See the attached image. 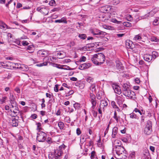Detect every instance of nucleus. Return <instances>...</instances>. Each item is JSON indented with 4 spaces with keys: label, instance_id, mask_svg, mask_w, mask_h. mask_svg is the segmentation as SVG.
I'll use <instances>...</instances> for the list:
<instances>
[{
    "label": "nucleus",
    "instance_id": "9d476101",
    "mask_svg": "<svg viewBox=\"0 0 159 159\" xmlns=\"http://www.w3.org/2000/svg\"><path fill=\"white\" fill-rule=\"evenodd\" d=\"M90 101L92 106L91 107L93 110L95 108V107L97 104V102L96 100L95 96L93 93H90Z\"/></svg>",
    "mask_w": 159,
    "mask_h": 159
},
{
    "label": "nucleus",
    "instance_id": "49530a36",
    "mask_svg": "<svg viewBox=\"0 0 159 159\" xmlns=\"http://www.w3.org/2000/svg\"><path fill=\"white\" fill-rule=\"evenodd\" d=\"M64 66L63 67V69H62L66 70H71L74 69L73 68H70L69 66H66V65H63Z\"/></svg>",
    "mask_w": 159,
    "mask_h": 159
},
{
    "label": "nucleus",
    "instance_id": "f3484780",
    "mask_svg": "<svg viewBox=\"0 0 159 159\" xmlns=\"http://www.w3.org/2000/svg\"><path fill=\"white\" fill-rule=\"evenodd\" d=\"M108 105V102L107 100H102L101 101V103L100 105V107H102V110L104 111L107 106Z\"/></svg>",
    "mask_w": 159,
    "mask_h": 159
},
{
    "label": "nucleus",
    "instance_id": "393cba45",
    "mask_svg": "<svg viewBox=\"0 0 159 159\" xmlns=\"http://www.w3.org/2000/svg\"><path fill=\"white\" fill-rule=\"evenodd\" d=\"M89 89L93 93H95L96 91V84L93 83L90 86Z\"/></svg>",
    "mask_w": 159,
    "mask_h": 159
},
{
    "label": "nucleus",
    "instance_id": "e2e57ef3",
    "mask_svg": "<svg viewBox=\"0 0 159 159\" xmlns=\"http://www.w3.org/2000/svg\"><path fill=\"white\" fill-rule=\"evenodd\" d=\"M92 112H93V116L94 117H96L97 115V111H94V110H93L92 111Z\"/></svg>",
    "mask_w": 159,
    "mask_h": 159
},
{
    "label": "nucleus",
    "instance_id": "7c9ffc66",
    "mask_svg": "<svg viewBox=\"0 0 159 159\" xmlns=\"http://www.w3.org/2000/svg\"><path fill=\"white\" fill-rule=\"evenodd\" d=\"M116 66L118 69H122L123 67L122 64L118 61H116Z\"/></svg>",
    "mask_w": 159,
    "mask_h": 159
},
{
    "label": "nucleus",
    "instance_id": "b1692460",
    "mask_svg": "<svg viewBox=\"0 0 159 159\" xmlns=\"http://www.w3.org/2000/svg\"><path fill=\"white\" fill-rule=\"evenodd\" d=\"M55 23H67V21L66 20V19L65 17H62L61 19L56 20L55 21Z\"/></svg>",
    "mask_w": 159,
    "mask_h": 159
},
{
    "label": "nucleus",
    "instance_id": "6e6552de",
    "mask_svg": "<svg viewBox=\"0 0 159 159\" xmlns=\"http://www.w3.org/2000/svg\"><path fill=\"white\" fill-rule=\"evenodd\" d=\"M155 53L157 54V53L155 52H152V55H151L148 54H146L143 56V59L146 61L150 62L152 59L153 57V55H155V58H156L157 55L155 54Z\"/></svg>",
    "mask_w": 159,
    "mask_h": 159
},
{
    "label": "nucleus",
    "instance_id": "338daca9",
    "mask_svg": "<svg viewBox=\"0 0 159 159\" xmlns=\"http://www.w3.org/2000/svg\"><path fill=\"white\" fill-rule=\"evenodd\" d=\"M102 107H100V106H99V107L98 108V111L99 113L101 114H102Z\"/></svg>",
    "mask_w": 159,
    "mask_h": 159
},
{
    "label": "nucleus",
    "instance_id": "c756f323",
    "mask_svg": "<svg viewBox=\"0 0 159 159\" xmlns=\"http://www.w3.org/2000/svg\"><path fill=\"white\" fill-rule=\"evenodd\" d=\"M111 105L113 108L116 109V110L117 111H120V110L119 107L116 105V102H115L114 101L111 102Z\"/></svg>",
    "mask_w": 159,
    "mask_h": 159
},
{
    "label": "nucleus",
    "instance_id": "8fccbe9b",
    "mask_svg": "<svg viewBox=\"0 0 159 159\" xmlns=\"http://www.w3.org/2000/svg\"><path fill=\"white\" fill-rule=\"evenodd\" d=\"M135 152H132L130 154L129 157L131 158L132 159H134L135 158Z\"/></svg>",
    "mask_w": 159,
    "mask_h": 159
},
{
    "label": "nucleus",
    "instance_id": "4468645a",
    "mask_svg": "<svg viewBox=\"0 0 159 159\" xmlns=\"http://www.w3.org/2000/svg\"><path fill=\"white\" fill-rule=\"evenodd\" d=\"M115 151L116 154L118 155L121 153V152L126 151V150L123 146H118L115 148Z\"/></svg>",
    "mask_w": 159,
    "mask_h": 159
},
{
    "label": "nucleus",
    "instance_id": "412c9836",
    "mask_svg": "<svg viewBox=\"0 0 159 159\" xmlns=\"http://www.w3.org/2000/svg\"><path fill=\"white\" fill-rule=\"evenodd\" d=\"M117 103L120 105L122 104L125 101L124 98L122 95L118 96L117 97Z\"/></svg>",
    "mask_w": 159,
    "mask_h": 159
},
{
    "label": "nucleus",
    "instance_id": "2f4dec72",
    "mask_svg": "<svg viewBox=\"0 0 159 159\" xmlns=\"http://www.w3.org/2000/svg\"><path fill=\"white\" fill-rule=\"evenodd\" d=\"M58 125L60 129H63L64 127V124L62 121H60L58 123Z\"/></svg>",
    "mask_w": 159,
    "mask_h": 159
},
{
    "label": "nucleus",
    "instance_id": "a211bd4d",
    "mask_svg": "<svg viewBox=\"0 0 159 159\" xmlns=\"http://www.w3.org/2000/svg\"><path fill=\"white\" fill-rule=\"evenodd\" d=\"M125 46L126 48L132 49L134 47L133 42L129 40H127L125 42Z\"/></svg>",
    "mask_w": 159,
    "mask_h": 159
},
{
    "label": "nucleus",
    "instance_id": "13d9d810",
    "mask_svg": "<svg viewBox=\"0 0 159 159\" xmlns=\"http://www.w3.org/2000/svg\"><path fill=\"white\" fill-rule=\"evenodd\" d=\"M76 132L77 134L78 135H80L81 134V131L80 130V129L79 128H77V129H76Z\"/></svg>",
    "mask_w": 159,
    "mask_h": 159
},
{
    "label": "nucleus",
    "instance_id": "5fc2aeb1",
    "mask_svg": "<svg viewBox=\"0 0 159 159\" xmlns=\"http://www.w3.org/2000/svg\"><path fill=\"white\" fill-rule=\"evenodd\" d=\"M102 93L100 92L98 93L97 94V98L98 99H100L102 98Z\"/></svg>",
    "mask_w": 159,
    "mask_h": 159
},
{
    "label": "nucleus",
    "instance_id": "ea45409f",
    "mask_svg": "<svg viewBox=\"0 0 159 159\" xmlns=\"http://www.w3.org/2000/svg\"><path fill=\"white\" fill-rule=\"evenodd\" d=\"M73 106L76 109H79V108L80 107V103L76 102L73 104Z\"/></svg>",
    "mask_w": 159,
    "mask_h": 159
},
{
    "label": "nucleus",
    "instance_id": "72a5a7b5",
    "mask_svg": "<svg viewBox=\"0 0 159 159\" xmlns=\"http://www.w3.org/2000/svg\"><path fill=\"white\" fill-rule=\"evenodd\" d=\"M11 123L13 126H16L18 125V120L13 119L12 120Z\"/></svg>",
    "mask_w": 159,
    "mask_h": 159
},
{
    "label": "nucleus",
    "instance_id": "052dcab7",
    "mask_svg": "<svg viewBox=\"0 0 159 159\" xmlns=\"http://www.w3.org/2000/svg\"><path fill=\"white\" fill-rule=\"evenodd\" d=\"M37 129L38 130H40L41 129L40 126H41V124L39 122L37 124Z\"/></svg>",
    "mask_w": 159,
    "mask_h": 159
},
{
    "label": "nucleus",
    "instance_id": "3c124183",
    "mask_svg": "<svg viewBox=\"0 0 159 159\" xmlns=\"http://www.w3.org/2000/svg\"><path fill=\"white\" fill-rule=\"evenodd\" d=\"M126 18L127 20L129 21H131L133 20V17L130 15H127Z\"/></svg>",
    "mask_w": 159,
    "mask_h": 159
},
{
    "label": "nucleus",
    "instance_id": "c03bdc74",
    "mask_svg": "<svg viewBox=\"0 0 159 159\" xmlns=\"http://www.w3.org/2000/svg\"><path fill=\"white\" fill-rule=\"evenodd\" d=\"M30 41L28 42L27 41L23 40L22 42V45L24 46L28 45L30 44Z\"/></svg>",
    "mask_w": 159,
    "mask_h": 159
},
{
    "label": "nucleus",
    "instance_id": "473e14b6",
    "mask_svg": "<svg viewBox=\"0 0 159 159\" xmlns=\"http://www.w3.org/2000/svg\"><path fill=\"white\" fill-rule=\"evenodd\" d=\"M34 46L33 45H30L27 47L26 48V49L31 51V52H29V53H32L34 51L33 49Z\"/></svg>",
    "mask_w": 159,
    "mask_h": 159
},
{
    "label": "nucleus",
    "instance_id": "37998d69",
    "mask_svg": "<svg viewBox=\"0 0 159 159\" xmlns=\"http://www.w3.org/2000/svg\"><path fill=\"white\" fill-rule=\"evenodd\" d=\"M130 117L131 118L133 119H136L137 118V116L135 114L134 112L130 113L129 115Z\"/></svg>",
    "mask_w": 159,
    "mask_h": 159
},
{
    "label": "nucleus",
    "instance_id": "1a4fd4ad",
    "mask_svg": "<svg viewBox=\"0 0 159 159\" xmlns=\"http://www.w3.org/2000/svg\"><path fill=\"white\" fill-rule=\"evenodd\" d=\"M112 87L115 93L120 95L121 93L120 87L116 83H113L112 84Z\"/></svg>",
    "mask_w": 159,
    "mask_h": 159
},
{
    "label": "nucleus",
    "instance_id": "a19ab883",
    "mask_svg": "<svg viewBox=\"0 0 159 159\" xmlns=\"http://www.w3.org/2000/svg\"><path fill=\"white\" fill-rule=\"evenodd\" d=\"M53 66L58 69H63V67L64 66L63 65H61L58 64H54Z\"/></svg>",
    "mask_w": 159,
    "mask_h": 159
},
{
    "label": "nucleus",
    "instance_id": "603ef678",
    "mask_svg": "<svg viewBox=\"0 0 159 159\" xmlns=\"http://www.w3.org/2000/svg\"><path fill=\"white\" fill-rule=\"evenodd\" d=\"M111 21L115 23H116L117 24H120L121 22L120 21H117L116 19H112L111 20Z\"/></svg>",
    "mask_w": 159,
    "mask_h": 159
},
{
    "label": "nucleus",
    "instance_id": "ddd939ff",
    "mask_svg": "<svg viewBox=\"0 0 159 159\" xmlns=\"http://www.w3.org/2000/svg\"><path fill=\"white\" fill-rule=\"evenodd\" d=\"M111 14H103L101 16L100 18L102 21H106L110 19H111Z\"/></svg>",
    "mask_w": 159,
    "mask_h": 159
},
{
    "label": "nucleus",
    "instance_id": "aec40b11",
    "mask_svg": "<svg viewBox=\"0 0 159 159\" xmlns=\"http://www.w3.org/2000/svg\"><path fill=\"white\" fill-rule=\"evenodd\" d=\"M127 155L126 151H124L121 152V153L117 155L118 158V159H125L127 157Z\"/></svg>",
    "mask_w": 159,
    "mask_h": 159
},
{
    "label": "nucleus",
    "instance_id": "6ab92c4d",
    "mask_svg": "<svg viewBox=\"0 0 159 159\" xmlns=\"http://www.w3.org/2000/svg\"><path fill=\"white\" fill-rule=\"evenodd\" d=\"M111 8V6L106 5L102 7L100 11L103 13H105L106 11H109Z\"/></svg>",
    "mask_w": 159,
    "mask_h": 159
},
{
    "label": "nucleus",
    "instance_id": "cd10ccee",
    "mask_svg": "<svg viewBox=\"0 0 159 159\" xmlns=\"http://www.w3.org/2000/svg\"><path fill=\"white\" fill-rule=\"evenodd\" d=\"M123 89L122 90V92L123 93L124 91H127L129 90V87H128V85L125 84H124L123 85Z\"/></svg>",
    "mask_w": 159,
    "mask_h": 159
},
{
    "label": "nucleus",
    "instance_id": "79ce46f5",
    "mask_svg": "<svg viewBox=\"0 0 159 159\" xmlns=\"http://www.w3.org/2000/svg\"><path fill=\"white\" fill-rule=\"evenodd\" d=\"M48 65V62H47L39 64L36 65V66L39 67H41L43 66H46Z\"/></svg>",
    "mask_w": 159,
    "mask_h": 159
},
{
    "label": "nucleus",
    "instance_id": "dca6fc26",
    "mask_svg": "<svg viewBox=\"0 0 159 159\" xmlns=\"http://www.w3.org/2000/svg\"><path fill=\"white\" fill-rule=\"evenodd\" d=\"M10 69H12L13 68H21V65L20 64L17 63H12L10 61Z\"/></svg>",
    "mask_w": 159,
    "mask_h": 159
},
{
    "label": "nucleus",
    "instance_id": "680f3d73",
    "mask_svg": "<svg viewBox=\"0 0 159 159\" xmlns=\"http://www.w3.org/2000/svg\"><path fill=\"white\" fill-rule=\"evenodd\" d=\"M103 28L107 29L110 30L112 28V27L106 25H103Z\"/></svg>",
    "mask_w": 159,
    "mask_h": 159
},
{
    "label": "nucleus",
    "instance_id": "9b49d317",
    "mask_svg": "<svg viewBox=\"0 0 159 159\" xmlns=\"http://www.w3.org/2000/svg\"><path fill=\"white\" fill-rule=\"evenodd\" d=\"M127 91H124L123 93L125 96L130 99H132L133 96L135 95V93L130 89Z\"/></svg>",
    "mask_w": 159,
    "mask_h": 159
},
{
    "label": "nucleus",
    "instance_id": "bf43d9fd",
    "mask_svg": "<svg viewBox=\"0 0 159 159\" xmlns=\"http://www.w3.org/2000/svg\"><path fill=\"white\" fill-rule=\"evenodd\" d=\"M58 84H56L54 87V90L55 92H58Z\"/></svg>",
    "mask_w": 159,
    "mask_h": 159
},
{
    "label": "nucleus",
    "instance_id": "c9c22d12",
    "mask_svg": "<svg viewBox=\"0 0 159 159\" xmlns=\"http://www.w3.org/2000/svg\"><path fill=\"white\" fill-rule=\"evenodd\" d=\"M113 117L116 120V122H118L119 121V119L120 118V117L119 116H117V113L116 111H114Z\"/></svg>",
    "mask_w": 159,
    "mask_h": 159
},
{
    "label": "nucleus",
    "instance_id": "423d86ee",
    "mask_svg": "<svg viewBox=\"0 0 159 159\" xmlns=\"http://www.w3.org/2000/svg\"><path fill=\"white\" fill-rule=\"evenodd\" d=\"M46 137V133L43 131L40 132L37 134V139L39 142H43L45 140Z\"/></svg>",
    "mask_w": 159,
    "mask_h": 159
},
{
    "label": "nucleus",
    "instance_id": "f257e3e1",
    "mask_svg": "<svg viewBox=\"0 0 159 159\" xmlns=\"http://www.w3.org/2000/svg\"><path fill=\"white\" fill-rule=\"evenodd\" d=\"M105 59L104 55L102 53H98L93 56L91 60L93 63L97 65L103 63Z\"/></svg>",
    "mask_w": 159,
    "mask_h": 159
},
{
    "label": "nucleus",
    "instance_id": "4d7b16f0",
    "mask_svg": "<svg viewBox=\"0 0 159 159\" xmlns=\"http://www.w3.org/2000/svg\"><path fill=\"white\" fill-rule=\"evenodd\" d=\"M86 57L84 56H82L80 59V61H86Z\"/></svg>",
    "mask_w": 159,
    "mask_h": 159
},
{
    "label": "nucleus",
    "instance_id": "6e6d98bb",
    "mask_svg": "<svg viewBox=\"0 0 159 159\" xmlns=\"http://www.w3.org/2000/svg\"><path fill=\"white\" fill-rule=\"evenodd\" d=\"M117 130H118V128L117 127H114L113 129H112V133H117Z\"/></svg>",
    "mask_w": 159,
    "mask_h": 159
},
{
    "label": "nucleus",
    "instance_id": "20e7f679",
    "mask_svg": "<svg viewBox=\"0 0 159 159\" xmlns=\"http://www.w3.org/2000/svg\"><path fill=\"white\" fill-rule=\"evenodd\" d=\"M152 122L150 120L147 121L145 126L144 128V133L146 135L150 134L152 131Z\"/></svg>",
    "mask_w": 159,
    "mask_h": 159
},
{
    "label": "nucleus",
    "instance_id": "bb28decb",
    "mask_svg": "<svg viewBox=\"0 0 159 159\" xmlns=\"http://www.w3.org/2000/svg\"><path fill=\"white\" fill-rule=\"evenodd\" d=\"M121 142L118 140H116L114 141L113 143V146L115 147V148L116 147L118 146H120Z\"/></svg>",
    "mask_w": 159,
    "mask_h": 159
},
{
    "label": "nucleus",
    "instance_id": "58836bf2",
    "mask_svg": "<svg viewBox=\"0 0 159 159\" xmlns=\"http://www.w3.org/2000/svg\"><path fill=\"white\" fill-rule=\"evenodd\" d=\"M123 25L127 27H131L132 26L131 24L129 22H125L123 23Z\"/></svg>",
    "mask_w": 159,
    "mask_h": 159
},
{
    "label": "nucleus",
    "instance_id": "a878e982",
    "mask_svg": "<svg viewBox=\"0 0 159 159\" xmlns=\"http://www.w3.org/2000/svg\"><path fill=\"white\" fill-rule=\"evenodd\" d=\"M85 80L89 83L91 84L94 81V78L90 76H87L85 77Z\"/></svg>",
    "mask_w": 159,
    "mask_h": 159
},
{
    "label": "nucleus",
    "instance_id": "c85d7f7f",
    "mask_svg": "<svg viewBox=\"0 0 159 159\" xmlns=\"http://www.w3.org/2000/svg\"><path fill=\"white\" fill-rule=\"evenodd\" d=\"M7 99V98L6 96H2L0 98V102L1 104L4 103L6 102V100Z\"/></svg>",
    "mask_w": 159,
    "mask_h": 159
},
{
    "label": "nucleus",
    "instance_id": "f03ea898",
    "mask_svg": "<svg viewBox=\"0 0 159 159\" xmlns=\"http://www.w3.org/2000/svg\"><path fill=\"white\" fill-rule=\"evenodd\" d=\"M64 148L63 146H60L58 149L54 151V152L49 155V159H57L63 154L62 149H64Z\"/></svg>",
    "mask_w": 159,
    "mask_h": 159
},
{
    "label": "nucleus",
    "instance_id": "4be33fe9",
    "mask_svg": "<svg viewBox=\"0 0 159 159\" xmlns=\"http://www.w3.org/2000/svg\"><path fill=\"white\" fill-rule=\"evenodd\" d=\"M58 57L59 59H62L66 56L65 53L63 51H60L57 53Z\"/></svg>",
    "mask_w": 159,
    "mask_h": 159
},
{
    "label": "nucleus",
    "instance_id": "7ed1b4c3",
    "mask_svg": "<svg viewBox=\"0 0 159 159\" xmlns=\"http://www.w3.org/2000/svg\"><path fill=\"white\" fill-rule=\"evenodd\" d=\"M89 32L94 35H98V37H103L107 34L106 33L99 30L96 28H91L89 29Z\"/></svg>",
    "mask_w": 159,
    "mask_h": 159
},
{
    "label": "nucleus",
    "instance_id": "69168bd1",
    "mask_svg": "<svg viewBox=\"0 0 159 159\" xmlns=\"http://www.w3.org/2000/svg\"><path fill=\"white\" fill-rule=\"evenodd\" d=\"M10 101L15 100V99L14 96L13 95L10 94Z\"/></svg>",
    "mask_w": 159,
    "mask_h": 159
},
{
    "label": "nucleus",
    "instance_id": "4c0bfd02",
    "mask_svg": "<svg viewBox=\"0 0 159 159\" xmlns=\"http://www.w3.org/2000/svg\"><path fill=\"white\" fill-rule=\"evenodd\" d=\"M120 2V0H112L111 2V3L114 5H117Z\"/></svg>",
    "mask_w": 159,
    "mask_h": 159
},
{
    "label": "nucleus",
    "instance_id": "de8ad7c7",
    "mask_svg": "<svg viewBox=\"0 0 159 159\" xmlns=\"http://www.w3.org/2000/svg\"><path fill=\"white\" fill-rule=\"evenodd\" d=\"M49 4L51 6H55L56 5V2L54 0H52L49 2Z\"/></svg>",
    "mask_w": 159,
    "mask_h": 159
},
{
    "label": "nucleus",
    "instance_id": "5701e85b",
    "mask_svg": "<svg viewBox=\"0 0 159 159\" xmlns=\"http://www.w3.org/2000/svg\"><path fill=\"white\" fill-rule=\"evenodd\" d=\"M142 39V36L141 34H139L135 35L133 39V40L135 41H140Z\"/></svg>",
    "mask_w": 159,
    "mask_h": 159
},
{
    "label": "nucleus",
    "instance_id": "09e8293b",
    "mask_svg": "<svg viewBox=\"0 0 159 159\" xmlns=\"http://www.w3.org/2000/svg\"><path fill=\"white\" fill-rule=\"evenodd\" d=\"M91 155L90 156V158L91 159L96 157V152L94 151H93L91 152Z\"/></svg>",
    "mask_w": 159,
    "mask_h": 159
},
{
    "label": "nucleus",
    "instance_id": "a18cd8bd",
    "mask_svg": "<svg viewBox=\"0 0 159 159\" xmlns=\"http://www.w3.org/2000/svg\"><path fill=\"white\" fill-rule=\"evenodd\" d=\"M79 68L81 70L86 69V65H85V63L80 65L79 66Z\"/></svg>",
    "mask_w": 159,
    "mask_h": 159
},
{
    "label": "nucleus",
    "instance_id": "0e129e2a",
    "mask_svg": "<svg viewBox=\"0 0 159 159\" xmlns=\"http://www.w3.org/2000/svg\"><path fill=\"white\" fill-rule=\"evenodd\" d=\"M74 93V92L72 90L70 91L66 95V96H68L70 95L73 94Z\"/></svg>",
    "mask_w": 159,
    "mask_h": 159
},
{
    "label": "nucleus",
    "instance_id": "39448f33",
    "mask_svg": "<svg viewBox=\"0 0 159 159\" xmlns=\"http://www.w3.org/2000/svg\"><path fill=\"white\" fill-rule=\"evenodd\" d=\"M10 103L11 104V106L10 107L11 111H12V108H14V110H13V112L15 114V116H16L17 113H19V108L17 107V104L15 100L10 101Z\"/></svg>",
    "mask_w": 159,
    "mask_h": 159
},
{
    "label": "nucleus",
    "instance_id": "2eb2a0df",
    "mask_svg": "<svg viewBox=\"0 0 159 159\" xmlns=\"http://www.w3.org/2000/svg\"><path fill=\"white\" fill-rule=\"evenodd\" d=\"M10 61H7L5 62H0V67L4 68L10 69Z\"/></svg>",
    "mask_w": 159,
    "mask_h": 159
},
{
    "label": "nucleus",
    "instance_id": "f704fd0d",
    "mask_svg": "<svg viewBox=\"0 0 159 159\" xmlns=\"http://www.w3.org/2000/svg\"><path fill=\"white\" fill-rule=\"evenodd\" d=\"M153 25H159V18H156L153 22Z\"/></svg>",
    "mask_w": 159,
    "mask_h": 159
},
{
    "label": "nucleus",
    "instance_id": "774afa93",
    "mask_svg": "<svg viewBox=\"0 0 159 159\" xmlns=\"http://www.w3.org/2000/svg\"><path fill=\"white\" fill-rule=\"evenodd\" d=\"M150 149L153 152H154L155 151L154 147L152 146H150Z\"/></svg>",
    "mask_w": 159,
    "mask_h": 159
},
{
    "label": "nucleus",
    "instance_id": "864d4df0",
    "mask_svg": "<svg viewBox=\"0 0 159 159\" xmlns=\"http://www.w3.org/2000/svg\"><path fill=\"white\" fill-rule=\"evenodd\" d=\"M64 120L65 121L68 123H70V118L69 116H66Z\"/></svg>",
    "mask_w": 159,
    "mask_h": 159
},
{
    "label": "nucleus",
    "instance_id": "f8f14e48",
    "mask_svg": "<svg viewBox=\"0 0 159 159\" xmlns=\"http://www.w3.org/2000/svg\"><path fill=\"white\" fill-rule=\"evenodd\" d=\"M37 54L39 57H45L48 55V52L44 49H41L37 52Z\"/></svg>",
    "mask_w": 159,
    "mask_h": 159
},
{
    "label": "nucleus",
    "instance_id": "e433bc0d",
    "mask_svg": "<svg viewBox=\"0 0 159 159\" xmlns=\"http://www.w3.org/2000/svg\"><path fill=\"white\" fill-rule=\"evenodd\" d=\"M79 37L81 39L84 40L85 39L87 36L85 34H80L78 35Z\"/></svg>",
    "mask_w": 159,
    "mask_h": 159
},
{
    "label": "nucleus",
    "instance_id": "0eeeda50",
    "mask_svg": "<svg viewBox=\"0 0 159 159\" xmlns=\"http://www.w3.org/2000/svg\"><path fill=\"white\" fill-rule=\"evenodd\" d=\"M36 10L45 15H47L49 12L48 9L43 6H41L37 7Z\"/></svg>",
    "mask_w": 159,
    "mask_h": 159
}]
</instances>
